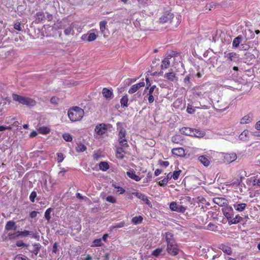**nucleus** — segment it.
I'll use <instances>...</instances> for the list:
<instances>
[{"label":"nucleus","mask_w":260,"mask_h":260,"mask_svg":"<svg viewBox=\"0 0 260 260\" xmlns=\"http://www.w3.org/2000/svg\"><path fill=\"white\" fill-rule=\"evenodd\" d=\"M192 130L193 128L190 127H183L180 130L181 134L185 135L186 136H192Z\"/></svg>","instance_id":"nucleus-22"},{"label":"nucleus","mask_w":260,"mask_h":260,"mask_svg":"<svg viewBox=\"0 0 260 260\" xmlns=\"http://www.w3.org/2000/svg\"><path fill=\"white\" fill-rule=\"evenodd\" d=\"M157 183L160 186H164L168 183V179L164 178L163 179L158 181Z\"/></svg>","instance_id":"nucleus-51"},{"label":"nucleus","mask_w":260,"mask_h":260,"mask_svg":"<svg viewBox=\"0 0 260 260\" xmlns=\"http://www.w3.org/2000/svg\"><path fill=\"white\" fill-rule=\"evenodd\" d=\"M217 228H218V226L216 224H214V223H211V222H210L207 225V227H206V229L207 230H210V231H214V232L217 231H218Z\"/></svg>","instance_id":"nucleus-32"},{"label":"nucleus","mask_w":260,"mask_h":260,"mask_svg":"<svg viewBox=\"0 0 260 260\" xmlns=\"http://www.w3.org/2000/svg\"><path fill=\"white\" fill-rule=\"evenodd\" d=\"M52 211V209L51 208H49L46 210V211L45 212V214H44L45 218L48 222L50 221V218H51L50 213Z\"/></svg>","instance_id":"nucleus-38"},{"label":"nucleus","mask_w":260,"mask_h":260,"mask_svg":"<svg viewBox=\"0 0 260 260\" xmlns=\"http://www.w3.org/2000/svg\"><path fill=\"white\" fill-rule=\"evenodd\" d=\"M146 87L144 91V92H146L147 89H149L151 86V83L149 81V79L148 78H146Z\"/></svg>","instance_id":"nucleus-56"},{"label":"nucleus","mask_w":260,"mask_h":260,"mask_svg":"<svg viewBox=\"0 0 260 260\" xmlns=\"http://www.w3.org/2000/svg\"><path fill=\"white\" fill-rule=\"evenodd\" d=\"M107 21H102L100 22V30L102 33H104L106 29Z\"/></svg>","instance_id":"nucleus-45"},{"label":"nucleus","mask_w":260,"mask_h":260,"mask_svg":"<svg viewBox=\"0 0 260 260\" xmlns=\"http://www.w3.org/2000/svg\"><path fill=\"white\" fill-rule=\"evenodd\" d=\"M16 245L17 247L25 246L27 247L28 246V244H25L22 240L17 241Z\"/></svg>","instance_id":"nucleus-53"},{"label":"nucleus","mask_w":260,"mask_h":260,"mask_svg":"<svg viewBox=\"0 0 260 260\" xmlns=\"http://www.w3.org/2000/svg\"><path fill=\"white\" fill-rule=\"evenodd\" d=\"M84 115V110L77 106L70 108L68 112V115L72 122H76L81 120Z\"/></svg>","instance_id":"nucleus-2"},{"label":"nucleus","mask_w":260,"mask_h":260,"mask_svg":"<svg viewBox=\"0 0 260 260\" xmlns=\"http://www.w3.org/2000/svg\"><path fill=\"white\" fill-rule=\"evenodd\" d=\"M16 229H17V227L16 226L15 222H14L13 220L8 221L6 223L5 227V229L7 231H9L12 229L16 230Z\"/></svg>","instance_id":"nucleus-20"},{"label":"nucleus","mask_w":260,"mask_h":260,"mask_svg":"<svg viewBox=\"0 0 260 260\" xmlns=\"http://www.w3.org/2000/svg\"><path fill=\"white\" fill-rule=\"evenodd\" d=\"M252 182L253 185H257L260 187V179H257L255 177H254Z\"/></svg>","instance_id":"nucleus-58"},{"label":"nucleus","mask_w":260,"mask_h":260,"mask_svg":"<svg viewBox=\"0 0 260 260\" xmlns=\"http://www.w3.org/2000/svg\"><path fill=\"white\" fill-rule=\"evenodd\" d=\"M14 28L19 31L21 30V23L19 22H17L14 24Z\"/></svg>","instance_id":"nucleus-57"},{"label":"nucleus","mask_w":260,"mask_h":260,"mask_svg":"<svg viewBox=\"0 0 260 260\" xmlns=\"http://www.w3.org/2000/svg\"><path fill=\"white\" fill-rule=\"evenodd\" d=\"M156 88V85H153L152 86H151L150 88H149L148 90V93L147 94L148 95V100L149 104H151L154 102V97L153 93L155 89Z\"/></svg>","instance_id":"nucleus-16"},{"label":"nucleus","mask_w":260,"mask_h":260,"mask_svg":"<svg viewBox=\"0 0 260 260\" xmlns=\"http://www.w3.org/2000/svg\"><path fill=\"white\" fill-rule=\"evenodd\" d=\"M107 126L104 123H101L95 126L94 131L99 135H103L107 131Z\"/></svg>","instance_id":"nucleus-11"},{"label":"nucleus","mask_w":260,"mask_h":260,"mask_svg":"<svg viewBox=\"0 0 260 260\" xmlns=\"http://www.w3.org/2000/svg\"><path fill=\"white\" fill-rule=\"evenodd\" d=\"M224 57L229 61H236L238 58V54L235 52H224Z\"/></svg>","instance_id":"nucleus-9"},{"label":"nucleus","mask_w":260,"mask_h":260,"mask_svg":"<svg viewBox=\"0 0 260 260\" xmlns=\"http://www.w3.org/2000/svg\"><path fill=\"white\" fill-rule=\"evenodd\" d=\"M186 111L189 114H192V113H194V112H195L194 109L193 108L191 107V106H190L189 105H188Z\"/></svg>","instance_id":"nucleus-55"},{"label":"nucleus","mask_w":260,"mask_h":260,"mask_svg":"<svg viewBox=\"0 0 260 260\" xmlns=\"http://www.w3.org/2000/svg\"><path fill=\"white\" fill-rule=\"evenodd\" d=\"M99 168L100 170L103 171H106L109 169V165L108 162L106 161H101L99 164Z\"/></svg>","instance_id":"nucleus-31"},{"label":"nucleus","mask_w":260,"mask_h":260,"mask_svg":"<svg viewBox=\"0 0 260 260\" xmlns=\"http://www.w3.org/2000/svg\"><path fill=\"white\" fill-rule=\"evenodd\" d=\"M106 201L111 203H115L116 202V200L115 198L112 196H108L106 198Z\"/></svg>","instance_id":"nucleus-49"},{"label":"nucleus","mask_w":260,"mask_h":260,"mask_svg":"<svg viewBox=\"0 0 260 260\" xmlns=\"http://www.w3.org/2000/svg\"><path fill=\"white\" fill-rule=\"evenodd\" d=\"M12 98L14 101L29 107H33L36 105V102L35 100L30 98L21 96L17 94H12Z\"/></svg>","instance_id":"nucleus-3"},{"label":"nucleus","mask_w":260,"mask_h":260,"mask_svg":"<svg viewBox=\"0 0 260 260\" xmlns=\"http://www.w3.org/2000/svg\"><path fill=\"white\" fill-rule=\"evenodd\" d=\"M181 172H182V171L181 170H179L178 171H175L173 172V174L171 176V177H172V178L174 180H177L179 178V177Z\"/></svg>","instance_id":"nucleus-44"},{"label":"nucleus","mask_w":260,"mask_h":260,"mask_svg":"<svg viewBox=\"0 0 260 260\" xmlns=\"http://www.w3.org/2000/svg\"><path fill=\"white\" fill-rule=\"evenodd\" d=\"M198 160L202 163L204 166L207 167L210 164V161L208 157L204 155H201L199 157Z\"/></svg>","instance_id":"nucleus-25"},{"label":"nucleus","mask_w":260,"mask_h":260,"mask_svg":"<svg viewBox=\"0 0 260 260\" xmlns=\"http://www.w3.org/2000/svg\"><path fill=\"white\" fill-rule=\"evenodd\" d=\"M242 39V37L241 36H238L236 38H235L232 43L233 46L234 47H238L239 46L240 43H241Z\"/></svg>","instance_id":"nucleus-29"},{"label":"nucleus","mask_w":260,"mask_h":260,"mask_svg":"<svg viewBox=\"0 0 260 260\" xmlns=\"http://www.w3.org/2000/svg\"><path fill=\"white\" fill-rule=\"evenodd\" d=\"M8 236L10 240H13V239H14L15 238L19 237V236H17V234H16L15 233H14V234L9 233Z\"/></svg>","instance_id":"nucleus-61"},{"label":"nucleus","mask_w":260,"mask_h":260,"mask_svg":"<svg viewBox=\"0 0 260 260\" xmlns=\"http://www.w3.org/2000/svg\"><path fill=\"white\" fill-rule=\"evenodd\" d=\"M175 56V52L174 51H170L167 52L164 59L161 61V69L162 70L168 69L170 66V60Z\"/></svg>","instance_id":"nucleus-4"},{"label":"nucleus","mask_w":260,"mask_h":260,"mask_svg":"<svg viewBox=\"0 0 260 260\" xmlns=\"http://www.w3.org/2000/svg\"><path fill=\"white\" fill-rule=\"evenodd\" d=\"M143 219L141 216H135L132 218V222L135 224H137L142 223Z\"/></svg>","instance_id":"nucleus-33"},{"label":"nucleus","mask_w":260,"mask_h":260,"mask_svg":"<svg viewBox=\"0 0 260 260\" xmlns=\"http://www.w3.org/2000/svg\"><path fill=\"white\" fill-rule=\"evenodd\" d=\"M145 86V82L144 81L140 82L137 84L132 85L128 90L129 94H133L136 92L139 88L143 87Z\"/></svg>","instance_id":"nucleus-13"},{"label":"nucleus","mask_w":260,"mask_h":260,"mask_svg":"<svg viewBox=\"0 0 260 260\" xmlns=\"http://www.w3.org/2000/svg\"><path fill=\"white\" fill-rule=\"evenodd\" d=\"M182 104V100L178 98L173 103V106L175 108L179 109L181 108Z\"/></svg>","instance_id":"nucleus-35"},{"label":"nucleus","mask_w":260,"mask_h":260,"mask_svg":"<svg viewBox=\"0 0 260 260\" xmlns=\"http://www.w3.org/2000/svg\"><path fill=\"white\" fill-rule=\"evenodd\" d=\"M102 94L106 100H110L113 96V90L111 88L109 89L106 87L103 88L102 90Z\"/></svg>","instance_id":"nucleus-12"},{"label":"nucleus","mask_w":260,"mask_h":260,"mask_svg":"<svg viewBox=\"0 0 260 260\" xmlns=\"http://www.w3.org/2000/svg\"><path fill=\"white\" fill-rule=\"evenodd\" d=\"M35 18L36 23H41L45 19V14L43 12H37L35 15Z\"/></svg>","instance_id":"nucleus-19"},{"label":"nucleus","mask_w":260,"mask_h":260,"mask_svg":"<svg viewBox=\"0 0 260 260\" xmlns=\"http://www.w3.org/2000/svg\"><path fill=\"white\" fill-rule=\"evenodd\" d=\"M128 98L127 95H125L122 97L120 100V104L121 106L127 107L128 106Z\"/></svg>","instance_id":"nucleus-36"},{"label":"nucleus","mask_w":260,"mask_h":260,"mask_svg":"<svg viewBox=\"0 0 260 260\" xmlns=\"http://www.w3.org/2000/svg\"><path fill=\"white\" fill-rule=\"evenodd\" d=\"M174 16L172 13H168L165 15H163L159 18L157 21V23L159 24H163L166 23H171L172 21V19L174 18Z\"/></svg>","instance_id":"nucleus-7"},{"label":"nucleus","mask_w":260,"mask_h":260,"mask_svg":"<svg viewBox=\"0 0 260 260\" xmlns=\"http://www.w3.org/2000/svg\"><path fill=\"white\" fill-rule=\"evenodd\" d=\"M38 213V212L36 211H33L30 213L29 216L31 218H35L36 217H37Z\"/></svg>","instance_id":"nucleus-64"},{"label":"nucleus","mask_w":260,"mask_h":260,"mask_svg":"<svg viewBox=\"0 0 260 260\" xmlns=\"http://www.w3.org/2000/svg\"><path fill=\"white\" fill-rule=\"evenodd\" d=\"M170 209L173 211L184 213L187 209V206H184L182 202L179 204L175 202H172L170 204Z\"/></svg>","instance_id":"nucleus-5"},{"label":"nucleus","mask_w":260,"mask_h":260,"mask_svg":"<svg viewBox=\"0 0 260 260\" xmlns=\"http://www.w3.org/2000/svg\"><path fill=\"white\" fill-rule=\"evenodd\" d=\"M38 131L40 134H41L43 135L48 134L50 132V128L46 126L40 127L38 128Z\"/></svg>","instance_id":"nucleus-30"},{"label":"nucleus","mask_w":260,"mask_h":260,"mask_svg":"<svg viewBox=\"0 0 260 260\" xmlns=\"http://www.w3.org/2000/svg\"><path fill=\"white\" fill-rule=\"evenodd\" d=\"M115 188H117V192H119V194H122L125 191V189L123 188H122L121 187H120V186H115Z\"/></svg>","instance_id":"nucleus-59"},{"label":"nucleus","mask_w":260,"mask_h":260,"mask_svg":"<svg viewBox=\"0 0 260 260\" xmlns=\"http://www.w3.org/2000/svg\"><path fill=\"white\" fill-rule=\"evenodd\" d=\"M224 214L229 220L232 219L233 218V214L232 213L225 212Z\"/></svg>","instance_id":"nucleus-63"},{"label":"nucleus","mask_w":260,"mask_h":260,"mask_svg":"<svg viewBox=\"0 0 260 260\" xmlns=\"http://www.w3.org/2000/svg\"><path fill=\"white\" fill-rule=\"evenodd\" d=\"M171 152L178 157H182L185 155V150L182 147L174 148L172 149Z\"/></svg>","instance_id":"nucleus-10"},{"label":"nucleus","mask_w":260,"mask_h":260,"mask_svg":"<svg viewBox=\"0 0 260 260\" xmlns=\"http://www.w3.org/2000/svg\"><path fill=\"white\" fill-rule=\"evenodd\" d=\"M103 245L101 239H96L93 241V245L91 247H100Z\"/></svg>","instance_id":"nucleus-40"},{"label":"nucleus","mask_w":260,"mask_h":260,"mask_svg":"<svg viewBox=\"0 0 260 260\" xmlns=\"http://www.w3.org/2000/svg\"><path fill=\"white\" fill-rule=\"evenodd\" d=\"M76 197L79 199L84 200L85 201L89 200V199L88 198H87L86 197L82 196L80 193H76Z\"/></svg>","instance_id":"nucleus-60"},{"label":"nucleus","mask_w":260,"mask_h":260,"mask_svg":"<svg viewBox=\"0 0 260 260\" xmlns=\"http://www.w3.org/2000/svg\"><path fill=\"white\" fill-rule=\"evenodd\" d=\"M221 249L224 252L227 253L228 255H230L232 253V249L229 247L224 246L222 247Z\"/></svg>","instance_id":"nucleus-47"},{"label":"nucleus","mask_w":260,"mask_h":260,"mask_svg":"<svg viewBox=\"0 0 260 260\" xmlns=\"http://www.w3.org/2000/svg\"><path fill=\"white\" fill-rule=\"evenodd\" d=\"M124 151L122 148H118L116 152V156L119 159H122L124 157Z\"/></svg>","instance_id":"nucleus-28"},{"label":"nucleus","mask_w":260,"mask_h":260,"mask_svg":"<svg viewBox=\"0 0 260 260\" xmlns=\"http://www.w3.org/2000/svg\"><path fill=\"white\" fill-rule=\"evenodd\" d=\"M172 142L175 144L182 145L183 143V138L181 135H175L172 137Z\"/></svg>","instance_id":"nucleus-18"},{"label":"nucleus","mask_w":260,"mask_h":260,"mask_svg":"<svg viewBox=\"0 0 260 260\" xmlns=\"http://www.w3.org/2000/svg\"><path fill=\"white\" fill-rule=\"evenodd\" d=\"M166 240L167 243V251L172 256H176L179 253V249L173 235L169 232L166 233Z\"/></svg>","instance_id":"nucleus-1"},{"label":"nucleus","mask_w":260,"mask_h":260,"mask_svg":"<svg viewBox=\"0 0 260 260\" xmlns=\"http://www.w3.org/2000/svg\"><path fill=\"white\" fill-rule=\"evenodd\" d=\"M192 136L199 138L203 137L205 135V133L203 131H199L197 129H193L192 130Z\"/></svg>","instance_id":"nucleus-27"},{"label":"nucleus","mask_w":260,"mask_h":260,"mask_svg":"<svg viewBox=\"0 0 260 260\" xmlns=\"http://www.w3.org/2000/svg\"><path fill=\"white\" fill-rule=\"evenodd\" d=\"M74 26L72 24L70 25L68 27L66 28L64 30L66 35H69L73 34L74 32Z\"/></svg>","instance_id":"nucleus-39"},{"label":"nucleus","mask_w":260,"mask_h":260,"mask_svg":"<svg viewBox=\"0 0 260 260\" xmlns=\"http://www.w3.org/2000/svg\"><path fill=\"white\" fill-rule=\"evenodd\" d=\"M237 158V154L235 153H225L223 156L224 161L228 164L236 160Z\"/></svg>","instance_id":"nucleus-8"},{"label":"nucleus","mask_w":260,"mask_h":260,"mask_svg":"<svg viewBox=\"0 0 260 260\" xmlns=\"http://www.w3.org/2000/svg\"><path fill=\"white\" fill-rule=\"evenodd\" d=\"M119 128L118 142L121 146L127 147H128V144L126 139V131L122 127H119Z\"/></svg>","instance_id":"nucleus-6"},{"label":"nucleus","mask_w":260,"mask_h":260,"mask_svg":"<svg viewBox=\"0 0 260 260\" xmlns=\"http://www.w3.org/2000/svg\"><path fill=\"white\" fill-rule=\"evenodd\" d=\"M164 77L168 81L175 82L178 81V77L176 74L173 72H169L165 74Z\"/></svg>","instance_id":"nucleus-14"},{"label":"nucleus","mask_w":260,"mask_h":260,"mask_svg":"<svg viewBox=\"0 0 260 260\" xmlns=\"http://www.w3.org/2000/svg\"><path fill=\"white\" fill-rule=\"evenodd\" d=\"M125 225V222L123 221L117 223L113 226V228H121Z\"/></svg>","instance_id":"nucleus-54"},{"label":"nucleus","mask_w":260,"mask_h":260,"mask_svg":"<svg viewBox=\"0 0 260 260\" xmlns=\"http://www.w3.org/2000/svg\"><path fill=\"white\" fill-rule=\"evenodd\" d=\"M43 187L46 191H49L53 189V185L52 184L50 187H49L47 185V180H45Z\"/></svg>","instance_id":"nucleus-52"},{"label":"nucleus","mask_w":260,"mask_h":260,"mask_svg":"<svg viewBox=\"0 0 260 260\" xmlns=\"http://www.w3.org/2000/svg\"><path fill=\"white\" fill-rule=\"evenodd\" d=\"M233 207L236 211L238 212H242L247 207V204L245 203L236 202L233 204Z\"/></svg>","instance_id":"nucleus-17"},{"label":"nucleus","mask_w":260,"mask_h":260,"mask_svg":"<svg viewBox=\"0 0 260 260\" xmlns=\"http://www.w3.org/2000/svg\"><path fill=\"white\" fill-rule=\"evenodd\" d=\"M32 246H34V249L32 250H29V251L30 253L34 254L36 256L41 249V245L40 243H34Z\"/></svg>","instance_id":"nucleus-26"},{"label":"nucleus","mask_w":260,"mask_h":260,"mask_svg":"<svg viewBox=\"0 0 260 260\" xmlns=\"http://www.w3.org/2000/svg\"><path fill=\"white\" fill-rule=\"evenodd\" d=\"M98 37V36L94 33H90L89 35H87V41L88 42H91L94 41Z\"/></svg>","instance_id":"nucleus-41"},{"label":"nucleus","mask_w":260,"mask_h":260,"mask_svg":"<svg viewBox=\"0 0 260 260\" xmlns=\"http://www.w3.org/2000/svg\"><path fill=\"white\" fill-rule=\"evenodd\" d=\"M252 120V115L251 114H248L244 116L240 120L241 124H247L251 122Z\"/></svg>","instance_id":"nucleus-24"},{"label":"nucleus","mask_w":260,"mask_h":260,"mask_svg":"<svg viewBox=\"0 0 260 260\" xmlns=\"http://www.w3.org/2000/svg\"><path fill=\"white\" fill-rule=\"evenodd\" d=\"M133 194L135 195L136 197H137L138 198L141 199V200L145 202L146 204H148L149 203V200L146 195L144 194H143L142 193L140 192H133Z\"/></svg>","instance_id":"nucleus-23"},{"label":"nucleus","mask_w":260,"mask_h":260,"mask_svg":"<svg viewBox=\"0 0 260 260\" xmlns=\"http://www.w3.org/2000/svg\"><path fill=\"white\" fill-rule=\"evenodd\" d=\"M64 159L63 154L60 152L57 153V161L58 163L61 162Z\"/></svg>","instance_id":"nucleus-48"},{"label":"nucleus","mask_w":260,"mask_h":260,"mask_svg":"<svg viewBox=\"0 0 260 260\" xmlns=\"http://www.w3.org/2000/svg\"><path fill=\"white\" fill-rule=\"evenodd\" d=\"M17 236H22V237H26L30 234V232L27 230H24L23 231H18L17 232Z\"/></svg>","instance_id":"nucleus-42"},{"label":"nucleus","mask_w":260,"mask_h":260,"mask_svg":"<svg viewBox=\"0 0 260 260\" xmlns=\"http://www.w3.org/2000/svg\"><path fill=\"white\" fill-rule=\"evenodd\" d=\"M162 251V248H157L152 251V255L155 256H158L161 253Z\"/></svg>","instance_id":"nucleus-46"},{"label":"nucleus","mask_w":260,"mask_h":260,"mask_svg":"<svg viewBox=\"0 0 260 260\" xmlns=\"http://www.w3.org/2000/svg\"><path fill=\"white\" fill-rule=\"evenodd\" d=\"M86 149V146L82 144V143H79L77 144V147H76V150L77 152H84Z\"/></svg>","instance_id":"nucleus-37"},{"label":"nucleus","mask_w":260,"mask_h":260,"mask_svg":"<svg viewBox=\"0 0 260 260\" xmlns=\"http://www.w3.org/2000/svg\"><path fill=\"white\" fill-rule=\"evenodd\" d=\"M126 174L128 177L136 181H139L141 179L140 177L136 174V173L134 170L127 172Z\"/></svg>","instance_id":"nucleus-21"},{"label":"nucleus","mask_w":260,"mask_h":260,"mask_svg":"<svg viewBox=\"0 0 260 260\" xmlns=\"http://www.w3.org/2000/svg\"><path fill=\"white\" fill-rule=\"evenodd\" d=\"M213 202L219 206H224L228 204V200L223 198H214Z\"/></svg>","instance_id":"nucleus-15"},{"label":"nucleus","mask_w":260,"mask_h":260,"mask_svg":"<svg viewBox=\"0 0 260 260\" xmlns=\"http://www.w3.org/2000/svg\"><path fill=\"white\" fill-rule=\"evenodd\" d=\"M37 197V192L35 191H33L31 192L29 196V200L30 201L34 203L35 202V199Z\"/></svg>","instance_id":"nucleus-50"},{"label":"nucleus","mask_w":260,"mask_h":260,"mask_svg":"<svg viewBox=\"0 0 260 260\" xmlns=\"http://www.w3.org/2000/svg\"><path fill=\"white\" fill-rule=\"evenodd\" d=\"M11 129H12V127L11 126H4L3 125L0 126V131L1 132L5 131L6 129L10 130Z\"/></svg>","instance_id":"nucleus-62"},{"label":"nucleus","mask_w":260,"mask_h":260,"mask_svg":"<svg viewBox=\"0 0 260 260\" xmlns=\"http://www.w3.org/2000/svg\"><path fill=\"white\" fill-rule=\"evenodd\" d=\"M62 137L67 142H71L73 140L72 136L69 133H64L63 134Z\"/></svg>","instance_id":"nucleus-43"},{"label":"nucleus","mask_w":260,"mask_h":260,"mask_svg":"<svg viewBox=\"0 0 260 260\" xmlns=\"http://www.w3.org/2000/svg\"><path fill=\"white\" fill-rule=\"evenodd\" d=\"M243 220V218L239 215H237L234 218L231 220V222L232 224H237Z\"/></svg>","instance_id":"nucleus-34"}]
</instances>
